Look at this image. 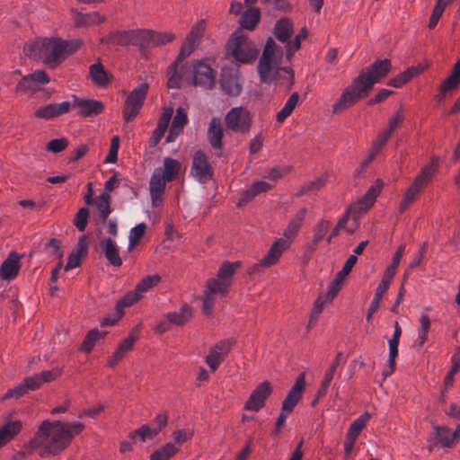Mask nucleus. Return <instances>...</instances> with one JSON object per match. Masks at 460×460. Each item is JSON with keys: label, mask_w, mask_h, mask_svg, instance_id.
Returning a JSON list of instances; mask_svg holds the SVG:
<instances>
[{"label": "nucleus", "mask_w": 460, "mask_h": 460, "mask_svg": "<svg viewBox=\"0 0 460 460\" xmlns=\"http://www.w3.org/2000/svg\"><path fill=\"white\" fill-rule=\"evenodd\" d=\"M84 428L82 422L64 423L44 420L30 442L31 449H40L41 457L56 456L66 449L74 436Z\"/></svg>", "instance_id": "f257e3e1"}, {"label": "nucleus", "mask_w": 460, "mask_h": 460, "mask_svg": "<svg viewBox=\"0 0 460 460\" xmlns=\"http://www.w3.org/2000/svg\"><path fill=\"white\" fill-rule=\"evenodd\" d=\"M391 68V61L387 58L376 60L364 68L352 84L344 89L340 99L332 105L333 112L337 113L348 109L358 100L366 97L375 84L386 76Z\"/></svg>", "instance_id": "f03ea898"}, {"label": "nucleus", "mask_w": 460, "mask_h": 460, "mask_svg": "<svg viewBox=\"0 0 460 460\" xmlns=\"http://www.w3.org/2000/svg\"><path fill=\"white\" fill-rule=\"evenodd\" d=\"M81 45L82 41L79 40L66 41L56 38H43L26 43L23 52L31 58L41 60L47 66L56 67Z\"/></svg>", "instance_id": "7ed1b4c3"}, {"label": "nucleus", "mask_w": 460, "mask_h": 460, "mask_svg": "<svg viewBox=\"0 0 460 460\" xmlns=\"http://www.w3.org/2000/svg\"><path fill=\"white\" fill-rule=\"evenodd\" d=\"M240 267V262L225 261L219 268L217 278H212L207 282L203 298V312L209 314L215 303L217 294L225 296L232 284V277Z\"/></svg>", "instance_id": "20e7f679"}, {"label": "nucleus", "mask_w": 460, "mask_h": 460, "mask_svg": "<svg viewBox=\"0 0 460 460\" xmlns=\"http://www.w3.org/2000/svg\"><path fill=\"white\" fill-rule=\"evenodd\" d=\"M282 49L272 38H269L258 63V73L262 83L270 84L277 80L278 72L282 67Z\"/></svg>", "instance_id": "39448f33"}, {"label": "nucleus", "mask_w": 460, "mask_h": 460, "mask_svg": "<svg viewBox=\"0 0 460 460\" xmlns=\"http://www.w3.org/2000/svg\"><path fill=\"white\" fill-rule=\"evenodd\" d=\"M300 226L301 225L299 224V221L292 220L285 230V238H279L275 243H273L267 254L257 263L253 264L249 269L248 273L259 274L262 270L275 265L279 261L283 252L289 247V240L296 234Z\"/></svg>", "instance_id": "423d86ee"}, {"label": "nucleus", "mask_w": 460, "mask_h": 460, "mask_svg": "<svg viewBox=\"0 0 460 460\" xmlns=\"http://www.w3.org/2000/svg\"><path fill=\"white\" fill-rule=\"evenodd\" d=\"M435 172V165L430 164L422 168L420 173L415 178L411 185L406 190L402 200L399 205V211L403 213L417 199L418 195L429 184Z\"/></svg>", "instance_id": "0eeeda50"}, {"label": "nucleus", "mask_w": 460, "mask_h": 460, "mask_svg": "<svg viewBox=\"0 0 460 460\" xmlns=\"http://www.w3.org/2000/svg\"><path fill=\"white\" fill-rule=\"evenodd\" d=\"M227 51L241 63H249L255 59L258 54L256 45L243 35L233 37L227 44Z\"/></svg>", "instance_id": "6e6552de"}, {"label": "nucleus", "mask_w": 460, "mask_h": 460, "mask_svg": "<svg viewBox=\"0 0 460 460\" xmlns=\"http://www.w3.org/2000/svg\"><path fill=\"white\" fill-rule=\"evenodd\" d=\"M148 87L146 83H142L128 95L123 108L125 121H132L137 116L146 97Z\"/></svg>", "instance_id": "1a4fd4ad"}, {"label": "nucleus", "mask_w": 460, "mask_h": 460, "mask_svg": "<svg viewBox=\"0 0 460 460\" xmlns=\"http://www.w3.org/2000/svg\"><path fill=\"white\" fill-rule=\"evenodd\" d=\"M167 86L171 89H179L183 83L191 85V65L173 62L167 69Z\"/></svg>", "instance_id": "9d476101"}, {"label": "nucleus", "mask_w": 460, "mask_h": 460, "mask_svg": "<svg viewBox=\"0 0 460 460\" xmlns=\"http://www.w3.org/2000/svg\"><path fill=\"white\" fill-rule=\"evenodd\" d=\"M225 120L227 128L234 132H246L251 126L250 112L243 107L232 108Z\"/></svg>", "instance_id": "9b49d317"}, {"label": "nucleus", "mask_w": 460, "mask_h": 460, "mask_svg": "<svg viewBox=\"0 0 460 460\" xmlns=\"http://www.w3.org/2000/svg\"><path fill=\"white\" fill-rule=\"evenodd\" d=\"M153 423L155 427H150L148 424L142 425L140 428L133 430L129 433L128 437L132 440H136L139 438L141 441H145L146 438H154L159 432L166 427L168 423V415L166 412H160L155 418Z\"/></svg>", "instance_id": "f8f14e48"}, {"label": "nucleus", "mask_w": 460, "mask_h": 460, "mask_svg": "<svg viewBox=\"0 0 460 460\" xmlns=\"http://www.w3.org/2000/svg\"><path fill=\"white\" fill-rule=\"evenodd\" d=\"M191 85L210 89L215 84V72L203 61H196L191 65Z\"/></svg>", "instance_id": "ddd939ff"}, {"label": "nucleus", "mask_w": 460, "mask_h": 460, "mask_svg": "<svg viewBox=\"0 0 460 460\" xmlns=\"http://www.w3.org/2000/svg\"><path fill=\"white\" fill-rule=\"evenodd\" d=\"M232 345L233 342L230 340H224L210 349L209 353L205 358V362L212 372H215L224 361L231 350Z\"/></svg>", "instance_id": "4468645a"}, {"label": "nucleus", "mask_w": 460, "mask_h": 460, "mask_svg": "<svg viewBox=\"0 0 460 460\" xmlns=\"http://www.w3.org/2000/svg\"><path fill=\"white\" fill-rule=\"evenodd\" d=\"M204 31V22H199L191 29L185 41L182 43L180 52L174 62L182 63V61L192 53L198 44L199 39L202 36Z\"/></svg>", "instance_id": "2eb2a0df"}, {"label": "nucleus", "mask_w": 460, "mask_h": 460, "mask_svg": "<svg viewBox=\"0 0 460 460\" xmlns=\"http://www.w3.org/2000/svg\"><path fill=\"white\" fill-rule=\"evenodd\" d=\"M305 374L301 373L297 376L294 385L288 393V395L282 402L281 409L283 410V411H287V413H291L293 411L295 406L302 398L303 392L305 390Z\"/></svg>", "instance_id": "dca6fc26"}, {"label": "nucleus", "mask_w": 460, "mask_h": 460, "mask_svg": "<svg viewBox=\"0 0 460 460\" xmlns=\"http://www.w3.org/2000/svg\"><path fill=\"white\" fill-rule=\"evenodd\" d=\"M191 172L201 182H205L212 177V167L209 164L206 154L198 150L193 156Z\"/></svg>", "instance_id": "f3484780"}, {"label": "nucleus", "mask_w": 460, "mask_h": 460, "mask_svg": "<svg viewBox=\"0 0 460 460\" xmlns=\"http://www.w3.org/2000/svg\"><path fill=\"white\" fill-rule=\"evenodd\" d=\"M270 393V384L268 381L261 383L251 394L244 409L247 411H259L264 406L265 401Z\"/></svg>", "instance_id": "a211bd4d"}, {"label": "nucleus", "mask_w": 460, "mask_h": 460, "mask_svg": "<svg viewBox=\"0 0 460 460\" xmlns=\"http://www.w3.org/2000/svg\"><path fill=\"white\" fill-rule=\"evenodd\" d=\"M71 108L72 103L67 101L60 103H49L40 107L35 111V117L49 120L67 113Z\"/></svg>", "instance_id": "6ab92c4d"}, {"label": "nucleus", "mask_w": 460, "mask_h": 460, "mask_svg": "<svg viewBox=\"0 0 460 460\" xmlns=\"http://www.w3.org/2000/svg\"><path fill=\"white\" fill-rule=\"evenodd\" d=\"M167 181L162 173L154 171L149 182L153 207H158L162 204Z\"/></svg>", "instance_id": "aec40b11"}, {"label": "nucleus", "mask_w": 460, "mask_h": 460, "mask_svg": "<svg viewBox=\"0 0 460 460\" xmlns=\"http://www.w3.org/2000/svg\"><path fill=\"white\" fill-rule=\"evenodd\" d=\"M382 186V181L376 180V183L368 189L364 197H362L357 204L350 207V210L357 212L358 215L366 213L376 201Z\"/></svg>", "instance_id": "412c9836"}, {"label": "nucleus", "mask_w": 460, "mask_h": 460, "mask_svg": "<svg viewBox=\"0 0 460 460\" xmlns=\"http://www.w3.org/2000/svg\"><path fill=\"white\" fill-rule=\"evenodd\" d=\"M73 108L78 109V113L84 117H93L100 114L103 110V104L100 101L79 99L74 96Z\"/></svg>", "instance_id": "4be33fe9"}, {"label": "nucleus", "mask_w": 460, "mask_h": 460, "mask_svg": "<svg viewBox=\"0 0 460 460\" xmlns=\"http://www.w3.org/2000/svg\"><path fill=\"white\" fill-rule=\"evenodd\" d=\"M139 300V296L135 293H128L123 298H121L116 305V314L113 317H104L101 324L102 326L115 324L123 315L124 309L132 305L134 303Z\"/></svg>", "instance_id": "5701e85b"}, {"label": "nucleus", "mask_w": 460, "mask_h": 460, "mask_svg": "<svg viewBox=\"0 0 460 460\" xmlns=\"http://www.w3.org/2000/svg\"><path fill=\"white\" fill-rule=\"evenodd\" d=\"M224 137V129L221 119L217 117L212 118L209 122L207 137L214 149H221L223 146L222 139Z\"/></svg>", "instance_id": "b1692460"}, {"label": "nucleus", "mask_w": 460, "mask_h": 460, "mask_svg": "<svg viewBox=\"0 0 460 460\" xmlns=\"http://www.w3.org/2000/svg\"><path fill=\"white\" fill-rule=\"evenodd\" d=\"M173 114V108L172 107H167L164 110L157 126L153 132V136L150 139V145L151 146H155L158 145L162 137H164L165 131L168 128L170 120Z\"/></svg>", "instance_id": "393cba45"}, {"label": "nucleus", "mask_w": 460, "mask_h": 460, "mask_svg": "<svg viewBox=\"0 0 460 460\" xmlns=\"http://www.w3.org/2000/svg\"><path fill=\"white\" fill-rule=\"evenodd\" d=\"M99 244L105 258L111 265L119 267L122 264V261L119 253V247L115 241L111 237H106L101 240Z\"/></svg>", "instance_id": "a878e982"}, {"label": "nucleus", "mask_w": 460, "mask_h": 460, "mask_svg": "<svg viewBox=\"0 0 460 460\" xmlns=\"http://www.w3.org/2000/svg\"><path fill=\"white\" fill-rule=\"evenodd\" d=\"M188 122V117L185 110L179 107L176 110V114L173 117L169 134L166 137V142H173L176 137L182 132L184 126Z\"/></svg>", "instance_id": "bb28decb"}, {"label": "nucleus", "mask_w": 460, "mask_h": 460, "mask_svg": "<svg viewBox=\"0 0 460 460\" xmlns=\"http://www.w3.org/2000/svg\"><path fill=\"white\" fill-rule=\"evenodd\" d=\"M392 279H388L386 277V273L384 274L383 279L376 288L375 296L372 299L370 306L367 310V321H369L372 318L375 312L378 309L382 296L388 289V287H389Z\"/></svg>", "instance_id": "cd10ccee"}, {"label": "nucleus", "mask_w": 460, "mask_h": 460, "mask_svg": "<svg viewBox=\"0 0 460 460\" xmlns=\"http://www.w3.org/2000/svg\"><path fill=\"white\" fill-rule=\"evenodd\" d=\"M105 20L106 17L100 14L98 12L87 13L75 12L74 13V22L76 27H86L100 24L105 22Z\"/></svg>", "instance_id": "c85d7f7f"}, {"label": "nucleus", "mask_w": 460, "mask_h": 460, "mask_svg": "<svg viewBox=\"0 0 460 460\" xmlns=\"http://www.w3.org/2000/svg\"><path fill=\"white\" fill-rule=\"evenodd\" d=\"M271 185L266 181H259L254 182L250 188H248L241 196L238 206H243L251 201L254 197L260 193L265 192L271 189Z\"/></svg>", "instance_id": "c756f323"}, {"label": "nucleus", "mask_w": 460, "mask_h": 460, "mask_svg": "<svg viewBox=\"0 0 460 460\" xmlns=\"http://www.w3.org/2000/svg\"><path fill=\"white\" fill-rule=\"evenodd\" d=\"M434 435L441 446L447 447L455 445L459 439L458 431H452L445 427H434Z\"/></svg>", "instance_id": "7c9ffc66"}, {"label": "nucleus", "mask_w": 460, "mask_h": 460, "mask_svg": "<svg viewBox=\"0 0 460 460\" xmlns=\"http://www.w3.org/2000/svg\"><path fill=\"white\" fill-rule=\"evenodd\" d=\"M134 30L117 31L102 39V42L107 44H117L119 46L134 45Z\"/></svg>", "instance_id": "2f4dec72"}, {"label": "nucleus", "mask_w": 460, "mask_h": 460, "mask_svg": "<svg viewBox=\"0 0 460 460\" xmlns=\"http://www.w3.org/2000/svg\"><path fill=\"white\" fill-rule=\"evenodd\" d=\"M22 429L21 420H9L0 429V447L13 439Z\"/></svg>", "instance_id": "473e14b6"}, {"label": "nucleus", "mask_w": 460, "mask_h": 460, "mask_svg": "<svg viewBox=\"0 0 460 460\" xmlns=\"http://www.w3.org/2000/svg\"><path fill=\"white\" fill-rule=\"evenodd\" d=\"M460 84V59L455 64L451 75L443 81L439 87L441 93L446 94L449 91L458 88Z\"/></svg>", "instance_id": "72a5a7b5"}, {"label": "nucleus", "mask_w": 460, "mask_h": 460, "mask_svg": "<svg viewBox=\"0 0 460 460\" xmlns=\"http://www.w3.org/2000/svg\"><path fill=\"white\" fill-rule=\"evenodd\" d=\"M221 87L230 96H238L242 91V84L236 75H224L220 80Z\"/></svg>", "instance_id": "f704fd0d"}, {"label": "nucleus", "mask_w": 460, "mask_h": 460, "mask_svg": "<svg viewBox=\"0 0 460 460\" xmlns=\"http://www.w3.org/2000/svg\"><path fill=\"white\" fill-rule=\"evenodd\" d=\"M274 32L276 38L287 45L290 42L288 39L293 32V24L288 19L282 18L276 23Z\"/></svg>", "instance_id": "c9c22d12"}, {"label": "nucleus", "mask_w": 460, "mask_h": 460, "mask_svg": "<svg viewBox=\"0 0 460 460\" xmlns=\"http://www.w3.org/2000/svg\"><path fill=\"white\" fill-rule=\"evenodd\" d=\"M181 169V164L171 157H165L164 160V168H156L155 171L162 173L165 180L172 181L178 174Z\"/></svg>", "instance_id": "e433bc0d"}, {"label": "nucleus", "mask_w": 460, "mask_h": 460, "mask_svg": "<svg viewBox=\"0 0 460 460\" xmlns=\"http://www.w3.org/2000/svg\"><path fill=\"white\" fill-rule=\"evenodd\" d=\"M331 223L327 220H321L318 224L314 227V235L313 241L308 245L307 250L309 252H314L316 250L318 243L323 240L325 235L327 234Z\"/></svg>", "instance_id": "4c0bfd02"}, {"label": "nucleus", "mask_w": 460, "mask_h": 460, "mask_svg": "<svg viewBox=\"0 0 460 460\" xmlns=\"http://www.w3.org/2000/svg\"><path fill=\"white\" fill-rule=\"evenodd\" d=\"M298 102L299 94L298 93L295 92L289 96L284 107L277 113V121L279 123H283L285 119L293 112L294 109L298 104Z\"/></svg>", "instance_id": "58836bf2"}, {"label": "nucleus", "mask_w": 460, "mask_h": 460, "mask_svg": "<svg viewBox=\"0 0 460 460\" xmlns=\"http://www.w3.org/2000/svg\"><path fill=\"white\" fill-rule=\"evenodd\" d=\"M90 75L93 82L101 87L110 82L109 75L101 63H95L90 66Z\"/></svg>", "instance_id": "ea45409f"}, {"label": "nucleus", "mask_w": 460, "mask_h": 460, "mask_svg": "<svg viewBox=\"0 0 460 460\" xmlns=\"http://www.w3.org/2000/svg\"><path fill=\"white\" fill-rule=\"evenodd\" d=\"M370 418L371 415L368 412H365L362 415H360L358 418H357L354 421L351 422L346 436L357 440L358 435L366 427Z\"/></svg>", "instance_id": "a19ab883"}, {"label": "nucleus", "mask_w": 460, "mask_h": 460, "mask_svg": "<svg viewBox=\"0 0 460 460\" xmlns=\"http://www.w3.org/2000/svg\"><path fill=\"white\" fill-rule=\"evenodd\" d=\"M179 448L172 442L166 443L164 447L155 450L150 456V460H169L172 457Z\"/></svg>", "instance_id": "79ce46f5"}, {"label": "nucleus", "mask_w": 460, "mask_h": 460, "mask_svg": "<svg viewBox=\"0 0 460 460\" xmlns=\"http://www.w3.org/2000/svg\"><path fill=\"white\" fill-rule=\"evenodd\" d=\"M419 73L418 69L414 66L408 68L402 73H400L395 77L390 79L387 83L389 86L400 88Z\"/></svg>", "instance_id": "37998d69"}, {"label": "nucleus", "mask_w": 460, "mask_h": 460, "mask_svg": "<svg viewBox=\"0 0 460 460\" xmlns=\"http://www.w3.org/2000/svg\"><path fill=\"white\" fill-rule=\"evenodd\" d=\"M94 205L99 211L102 222H105L111 214L109 194L102 193L101 195L97 196L94 199Z\"/></svg>", "instance_id": "c03bdc74"}, {"label": "nucleus", "mask_w": 460, "mask_h": 460, "mask_svg": "<svg viewBox=\"0 0 460 460\" xmlns=\"http://www.w3.org/2000/svg\"><path fill=\"white\" fill-rule=\"evenodd\" d=\"M167 315L172 324L182 325L190 318L191 308L187 304H184L181 305L180 312L169 313Z\"/></svg>", "instance_id": "a18cd8bd"}, {"label": "nucleus", "mask_w": 460, "mask_h": 460, "mask_svg": "<svg viewBox=\"0 0 460 460\" xmlns=\"http://www.w3.org/2000/svg\"><path fill=\"white\" fill-rule=\"evenodd\" d=\"M160 280L161 277L157 274L146 276L137 285L135 291H131L130 293L137 294L140 298L143 293L147 292L156 286Z\"/></svg>", "instance_id": "49530a36"}, {"label": "nucleus", "mask_w": 460, "mask_h": 460, "mask_svg": "<svg viewBox=\"0 0 460 460\" xmlns=\"http://www.w3.org/2000/svg\"><path fill=\"white\" fill-rule=\"evenodd\" d=\"M260 20V11L257 8L250 7L240 19L242 27L252 30Z\"/></svg>", "instance_id": "de8ad7c7"}, {"label": "nucleus", "mask_w": 460, "mask_h": 460, "mask_svg": "<svg viewBox=\"0 0 460 460\" xmlns=\"http://www.w3.org/2000/svg\"><path fill=\"white\" fill-rule=\"evenodd\" d=\"M153 32L146 30L134 31V45L140 47H147L153 44Z\"/></svg>", "instance_id": "09e8293b"}, {"label": "nucleus", "mask_w": 460, "mask_h": 460, "mask_svg": "<svg viewBox=\"0 0 460 460\" xmlns=\"http://www.w3.org/2000/svg\"><path fill=\"white\" fill-rule=\"evenodd\" d=\"M398 345H399V341H394V340H391V339L388 341V346H389L388 365H389L390 370L384 372L385 377H387L394 371L395 360L398 356Z\"/></svg>", "instance_id": "8fccbe9b"}, {"label": "nucleus", "mask_w": 460, "mask_h": 460, "mask_svg": "<svg viewBox=\"0 0 460 460\" xmlns=\"http://www.w3.org/2000/svg\"><path fill=\"white\" fill-rule=\"evenodd\" d=\"M430 329V319L429 315L422 314L420 318V328L418 332L417 342L420 346H422L427 339L428 333Z\"/></svg>", "instance_id": "3c124183"}, {"label": "nucleus", "mask_w": 460, "mask_h": 460, "mask_svg": "<svg viewBox=\"0 0 460 460\" xmlns=\"http://www.w3.org/2000/svg\"><path fill=\"white\" fill-rule=\"evenodd\" d=\"M105 335V332L101 333L97 329L91 330L88 334L86 335L85 339L84 340L81 349L82 350L85 352H90L93 348L94 347V344L96 341H98L100 338L103 337Z\"/></svg>", "instance_id": "603ef678"}, {"label": "nucleus", "mask_w": 460, "mask_h": 460, "mask_svg": "<svg viewBox=\"0 0 460 460\" xmlns=\"http://www.w3.org/2000/svg\"><path fill=\"white\" fill-rule=\"evenodd\" d=\"M404 251H405V244H401L396 252L394 253V257H393V261L391 263V265H389L385 273H386V277L388 279H393L395 275V272H396V269L400 263V261L404 253Z\"/></svg>", "instance_id": "864d4df0"}, {"label": "nucleus", "mask_w": 460, "mask_h": 460, "mask_svg": "<svg viewBox=\"0 0 460 460\" xmlns=\"http://www.w3.org/2000/svg\"><path fill=\"white\" fill-rule=\"evenodd\" d=\"M306 36V31L305 28L296 36L294 40L288 42L286 46L287 58L289 59L292 55L300 48L301 40Z\"/></svg>", "instance_id": "5fc2aeb1"}, {"label": "nucleus", "mask_w": 460, "mask_h": 460, "mask_svg": "<svg viewBox=\"0 0 460 460\" xmlns=\"http://www.w3.org/2000/svg\"><path fill=\"white\" fill-rule=\"evenodd\" d=\"M392 136L389 134V132H386L385 130L379 133L376 139L372 143L369 154L373 155L376 157V155L380 152V150L384 147V146L386 144V142Z\"/></svg>", "instance_id": "6e6d98bb"}, {"label": "nucleus", "mask_w": 460, "mask_h": 460, "mask_svg": "<svg viewBox=\"0 0 460 460\" xmlns=\"http://www.w3.org/2000/svg\"><path fill=\"white\" fill-rule=\"evenodd\" d=\"M403 119V109L402 107H400L389 119L388 126L385 131L389 132V134L392 136L393 132L402 123Z\"/></svg>", "instance_id": "4d7b16f0"}, {"label": "nucleus", "mask_w": 460, "mask_h": 460, "mask_svg": "<svg viewBox=\"0 0 460 460\" xmlns=\"http://www.w3.org/2000/svg\"><path fill=\"white\" fill-rule=\"evenodd\" d=\"M277 79L286 84L287 90H290L294 84V72L289 67L282 66L278 72Z\"/></svg>", "instance_id": "13d9d810"}, {"label": "nucleus", "mask_w": 460, "mask_h": 460, "mask_svg": "<svg viewBox=\"0 0 460 460\" xmlns=\"http://www.w3.org/2000/svg\"><path fill=\"white\" fill-rule=\"evenodd\" d=\"M88 217L89 210L87 208H81L76 213L74 224L80 232H84L85 230L88 223Z\"/></svg>", "instance_id": "bf43d9fd"}, {"label": "nucleus", "mask_w": 460, "mask_h": 460, "mask_svg": "<svg viewBox=\"0 0 460 460\" xmlns=\"http://www.w3.org/2000/svg\"><path fill=\"white\" fill-rule=\"evenodd\" d=\"M146 230V225L145 223H139L134 226L128 235L129 246L137 244L143 237Z\"/></svg>", "instance_id": "052dcab7"}, {"label": "nucleus", "mask_w": 460, "mask_h": 460, "mask_svg": "<svg viewBox=\"0 0 460 460\" xmlns=\"http://www.w3.org/2000/svg\"><path fill=\"white\" fill-rule=\"evenodd\" d=\"M137 341V336L133 333H130L126 339H124L119 345L118 349L115 350L117 354H119L124 358V356L128 352Z\"/></svg>", "instance_id": "680f3d73"}, {"label": "nucleus", "mask_w": 460, "mask_h": 460, "mask_svg": "<svg viewBox=\"0 0 460 460\" xmlns=\"http://www.w3.org/2000/svg\"><path fill=\"white\" fill-rule=\"evenodd\" d=\"M119 147V138L118 136H114L111 141L109 154L107 155V156L104 160V162L106 164H112L117 161Z\"/></svg>", "instance_id": "e2e57ef3"}, {"label": "nucleus", "mask_w": 460, "mask_h": 460, "mask_svg": "<svg viewBox=\"0 0 460 460\" xmlns=\"http://www.w3.org/2000/svg\"><path fill=\"white\" fill-rule=\"evenodd\" d=\"M172 436L175 444L182 445L192 438L193 431L190 429H179L174 431Z\"/></svg>", "instance_id": "0e129e2a"}, {"label": "nucleus", "mask_w": 460, "mask_h": 460, "mask_svg": "<svg viewBox=\"0 0 460 460\" xmlns=\"http://www.w3.org/2000/svg\"><path fill=\"white\" fill-rule=\"evenodd\" d=\"M343 280L339 279L337 276L333 279L331 284L328 287L327 293L324 295L327 298V301L332 302V299L337 296L338 292L341 288Z\"/></svg>", "instance_id": "69168bd1"}, {"label": "nucleus", "mask_w": 460, "mask_h": 460, "mask_svg": "<svg viewBox=\"0 0 460 460\" xmlns=\"http://www.w3.org/2000/svg\"><path fill=\"white\" fill-rule=\"evenodd\" d=\"M357 261H358V257H356V255H350L345 261L342 269L336 274V276L339 279L344 280L346 279V277L351 271V270L354 267V265L356 264Z\"/></svg>", "instance_id": "338daca9"}, {"label": "nucleus", "mask_w": 460, "mask_h": 460, "mask_svg": "<svg viewBox=\"0 0 460 460\" xmlns=\"http://www.w3.org/2000/svg\"><path fill=\"white\" fill-rule=\"evenodd\" d=\"M325 184V180L323 177H319L305 183L300 190L299 194H304L309 191H314L320 190Z\"/></svg>", "instance_id": "774afa93"}]
</instances>
